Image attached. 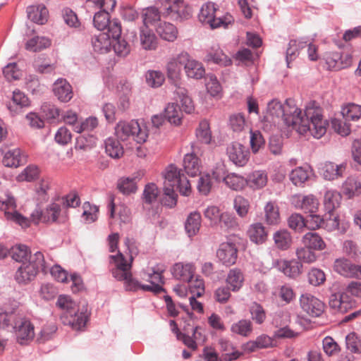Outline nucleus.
Listing matches in <instances>:
<instances>
[{
	"instance_id": "obj_28",
	"label": "nucleus",
	"mask_w": 361,
	"mask_h": 361,
	"mask_svg": "<svg viewBox=\"0 0 361 361\" xmlns=\"http://www.w3.org/2000/svg\"><path fill=\"white\" fill-rule=\"evenodd\" d=\"M247 235L252 243L261 245L267 240L268 233L261 223H255L249 227Z\"/></svg>"
},
{
	"instance_id": "obj_3",
	"label": "nucleus",
	"mask_w": 361,
	"mask_h": 361,
	"mask_svg": "<svg viewBox=\"0 0 361 361\" xmlns=\"http://www.w3.org/2000/svg\"><path fill=\"white\" fill-rule=\"evenodd\" d=\"M93 2L92 7L99 8L102 10L94 16L93 23L99 30H106L112 38H117L121 35L122 28L120 21L114 18L110 20L109 11H113L116 1V0H90Z\"/></svg>"
},
{
	"instance_id": "obj_62",
	"label": "nucleus",
	"mask_w": 361,
	"mask_h": 361,
	"mask_svg": "<svg viewBox=\"0 0 361 361\" xmlns=\"http://www.w3.org/2000/svg\"><path fill=\"white\" fill-rule=\"evenodd\" d=\"M249 310L252 320L257 324H261L265 321L266 312L260 304L253 302L250 307Z\"/></svg>"
},
{
	"instance_id": "obj_56",
	"label": "nucleus",
	"mask_w": 361,
	"mask_h": 361,
	"mask_svg": "<svg viewBox=\"0 0 361 361\" xmlns=\"http://www.w3.org/2000/svg\"><path fill=\"white\" fill-rule=\"evenodd\" d=\"M56 330L57 326L54 323L44 325L37 338V341L39 343H43L52 339Z\"/></svg>"
},
{
	"instance_id": "obj_20",
	"label": "nucleus",
	"mask_w": 361,
	"mask_h": 361,
	"mask_svg": "<svg viewBox=\"0 0 361 361\" xmlns=\"http://www.w3.org/2000/svg\"><path fill=\"white\" fill-rule=\"evenodd\" d=\"M346 169V164H336L334 162L326 161L321 168L322 173L325 180H333L342 177Z\"/></svg>"
},
{
	"instance_id": "obj_36",
	"label": "nucleus",
	"mask_w": 361,
	"mask_h": 361,
	"mask_svg": "<svg viewBox=\"0 0 361 361\" xmlns=\"http://www.w3.org/2000/svg\"><path fill=\"white\" fill-rule=\"evenodd\" d=\"M312 171L310 167L299 166L292 170L289 174L291 182L296 186L302 185L310 178Z\"/></svg>"
},
{
	"instance_id": "obj_53",
	"label": "nucleus",
	"mask_w": 361,
	"mask_h": 361,
	"mask_svg": "<svg viewBox=\"0 0 361 361\" xmlns=\"http://www.w3.org/2000/svg\"><path fill=\"white\" fill-rule=\"evenodd\" d=\"M56 200L61 202L67 212L68 208H75L79 206L80 203V197L75 191H72L62 197L56 196Z\"/></svg>"
},
{
	"instance_id": "obj_35",
	"label": "nucleus",
	"mask_w": 361,
	"mask_h": 361,
	"mask_svg": "<svg viewBox=\"0 0 361 361\" xmlns=\"http://www.w3.org/2000/svg\"><path fill=\"white\" fill-rule=\"evenodd\" d=\"M184 68L189 78L200 79L204 75L205 71L201 63L190 59L188 54V61L184 63Z\"/></svg>"
},
{
	"instance_id": "obj_52",
	"label": "nucleus",
	"mask_w": 361,
	"mask_h": 361,
	"mask_svg": "<svg viewBox=\"0 0 361 361\" xmlns=\"http://www.w3.org/2000/svg\"><path fill=\"white\" fill-rule=\"evenodd\" d=\"M196 137L197 140L204 144H209L212 140V133L209 124L207 121H202L196 129Z\"/></svg>"
},
{
	"instance_id": "obj_30",
	"label": "nucleus",
	"mask_w": 361,
	"mask_h": 361,
	"mask_svg": "<svg viewBox=\"0 0 361 361\" xmlns=\"http://www.w3.org/2000/svg\"><path fill=\"white\" fill-rule=\"evenodd\" d=\"M156 31L161 38L168 42H174L178 33L176 27L167 22H160L156 27Z\"/></svg>"
},
{
	"instance_id": "obj_51",
	"label": "nucleus",
	"mask_w": 361,
	"mask_h": 361,
	"mask_svg": "<svg viewBox=\"0 0 361 361\" xmlns=\"http://www.w3.org/2000/svg\"><path fill=\"white\" fill-rule=\"evenodd\" d=\"M231 331L242 336H248L252 331V322L247 319H241L232 324Z\"/></svg>"
},
{
	"instance_id": "obj_8",
	"label": "nucleus",
	"mask_w": 361,
	"mask_h": 361,
	"mask_svg": "<svg viewBox=\"0 0 361 361\" xmlns=\"http://www.w3.org/2000/svg\"><path fill=\"white\" fill-rule=\"evenodd\" d=\"M180 171L173 166L170 165L166 170L164 174V187L163 204L165 206L173 207L177 202V194L175 192V186L178 181H180L181 176Z\"/></svg>"
},
{
	"instance_id": "obj_61",
	"label": "nucleus",
	"mask_w": 361,
	"mask_h": 361,
	"mask_svg": "<svg viewBox=\"0 0 361 361\" xmlns=\"http://www.w3.org/2000/svg\"><path fill=\"white\" fill-rule=\"evenodd\" d=\"M338 216L334 215V212H326L323 216L322 228L323 229L331 232L338 228Z\"/></svg>"
},
{
	"instance_id": "obj_4",
	"label": "nucleus",
	"mask_w": 361,
	"mask_h": 361,
	"mask_svg": "<svg viewBox=\"0 0 361 361\" xmlns=\"http://www.w3.org/2000/svg\"><path fill=\"white\" fill-rule=\"evenodd\" d=\"M56 306L64 311L61 317L64 324L71 326L75 330H81L85 327L90 314L87 305H82L79 309L69 296L60 295Z\"/></svg>"
},
{
	"instance_id": "obj_59",
	"label": "nucleus",
	"mask_w": 361,
	"mask_h": 361,
	"mask_svg": "<svg viewBox=\"0 0 361 361\" xmlns=\"http://www.w3.org/2000/svg\"><path fill=\"white\" fill-rule=\"evenodd\" d=\"M296 255L298 260L304 263L310 264L315 262L317 259V255L313 250L305 245L297 249Z\"/></svg>"
},
{
	"instance_id": "obj_29",
	"label": "nucleus",
	"mask_w": 361,
	"mask_h": 361,
	"mask_svg": "<svg viewBox=\"0 0 361 361\" xmlns=\"http://www.w3.org/2000/svg\"><path fill=\"white\" fill-rule=\"evenodd\" d=\"M219 345L221 351L223 352L221 358L224 361H233L237 360L242 353L235 350L232 343L226 338H220Z\"/></svg>"
},
{
	"instance_id": "obj_17",
	"label": "nucleus",
	"mask_w": 361,
	"mask_h": 361,
	"mask_svg": "<svg viewBox=\"0 0 361 361\" xmlns=\"http://www.w3.org/2000/svg\"><path fill=\"white\" fill-rule=\"evenodd\" d=\"M229 159L236 166H244L249 156L248 150L241 144L233 142L227 147Z\"/></svg>"
},
{
	"instance_id": "obj_2",
	"label": "nucleus",
	"mask_w": 361,
	"mask_h": 361,
	"mask_svg": "<svg viewBox=\"0 0 361 361\" xmlns=\"http://www.w3.org/2000/svg\"><path fill=\"white\" fill-rule=\"evenodd\" d=\"M111 262L115 264V268L112 269L113 276L118 281H124V286L126 290L137 291L142 290L158 294L164 291V289L160 285L164 283V276L161 275V279L157 278V274L152 272L147 274V281L149 285H142L137 280L132 276L130 272L131 264L127 263L123 255L118 251L116 255H110Z\"/></svg>"
},
{
	"instance_id": "obj_38",
	"label": "nucleus",
	"mask_w": 361,
	"mask_h": 361,
	"mask_svg": "<svg viewBox=\"0 0 361 361\" xmlns=\"http://www.w3.org/2000/svg\"><path fill=\"white\" fill-rule=\"evenodd\" d=\"M190 324L188 325V327H184V333H178L177 334V338L178 340H181L183 343L187 345L189 348L192 350H195L197 348V343L195 339L197 338L196 334L198 326H192L190 331Z\"/></svg>"
},
{
	"instance_id": "obj_21",
	"label": "nucleus",
	"mask_w": 361,
	"mask_h": 361,
	"mask_svg": "<svg viewBox=\"0 0 361 361\" xmlns=\"http://www.w3.org/2000/svg\"><path fill=\"white\" fill-rule=\"evenodd\" d=\"M194 271L195 268L191 263L178 262L171 269L173 277L183 282H190L193 277Z\"/></svg>"
},
{
	"instance_id": "obj_1",
	"label": "nucleus",
	"mask_w": 361,
	"mask_h": 361,
	"mask_svg": "<svg viewBox=\"0 0 361 361\" xmlns=\"http://www.w3.org/2000/svg\"><path fill=\"white\" fill-rule=\"evenodd\" d=\"M290 103L289 100H286L284 104L277 99L269 102L267 109V119L271 118L274 123L275 119H281L285 125L300 135L309 132L314 137L321 138L326 133L329 125L323 118L322 109L315 102H310L305 109L304 116H302V111Z\"/></svg>"
},
{
	"instance_id": "obj_24",
	"label": "nucleus",
	"mask_w": 361,
	"mask_h": 361,
	"mask_svg": "<svg viewBox=\"0 0 361 361\" xmlns=\"http://www.w3.org/2000/svg\"><path fill=\"white\" fill-rule=\"evenodd\" d=\"M27 14V18L35 23L43 25L47 21L48 10L43 4L28 6Z\"/></svg>"
},
{
	"instance_id": "obj_47",
	"label": "nucleus",
	"mask_w": 361,
	"mask_h": 361,
	"mask_svg": "<svg viewBox=\"0 0 361 361\" xmlns=\"http://www.w3.org/2000/svg\"><path fill=\"white\" fill-rule=\"evenodd\" d=\"M51 41L49 38L37 36L26 42L25 48L27 50L36 52L49 47Z\"/></svg>"
},
{
	"instance_id": "obj_44",
	"label": "nucleus",
	"mask_w": 361,
	"mask_h": 361,
	"mask_svg": "<svg viewBox=\"0 0 361 361\" xmlns=\"http://www.w3.org/2000/svg\"><path fill=\"white\" fill-rule=\"evenodd\" d=\"M307 44V42L298 41L292 39L288 43V47L286 49V61L287 66L290 68V63L295 60L298 55L300 49H303Z\"/></svg>"
},
{
	"instance_id": "obj_15",
	"label": "nucleus",
	"mask_w": 361,
	"mask_h": 361,
	"mask_svg": "<svg viewBox=\"0 0 361 361\" xmlns=\"http://www.w3.org/2000/svg\"><path fill=\"white\" fill-rule=\"evenodd\" d=\"M216 257L226 267L234 264L238 258L236 245L231 241L221 243L216 251Z\"/></svg>"
},
{
	"instance_id": "obj_31",
	"label": "nucleus",
	"mask_w": 361,
	"mask_h": 361,
	"mask_svg": "<svg viewBox=\"0 0 361 361\" xmlns=\"http://www.w3.org/2000/svg\"><path fill=\"white\" fill-rule=\"evenodd\" d=\"M342 196L339 192L336 190H328L324 195V205L326 212H334L339 207Z\"/></svg>"
},
{
	"instance_id": "obj_40",
	"label": "nucleus",
	"mask_w": 361,
	"mask_h": 361,
	"mask_svg": "<svg viewBox=\"0 0 361 361\" xmlns=\"http://www.w3.org/2000/svg\"><path fill=\"white\" fill-rule=\"evenodd\" d=\"M164 116L171 124L178 126L182 119V111L176 103H170L164 109Z\"/></svg>"
},
{
	"instance_id": "obj_57",
	"label": "nucleus",
	"mask_w": 361,
	"mask_h": 361,
	"mask_svg": "<svg viewBox=\"0 0 361 361\" xmlns=\"http://www.w3.org/2000/svg\"><path fill=\"white\" fill-rule=\"evenodd\" d=\"M112 46L115 53L122 57H125L130 51V47L125 39H121V35L117 38H111Z\"/></svg>"
},
{
	"instance_id": "obj_54",
	"label": "nucleus",
	"mask_w": 361,
	"mask_h": 361,
	"mask_svg": "<svg viewBox=\"0 0 361 361\" xmlns=\"http://www.w3.org/2000/svg\"><path fill=\"white\" fill-rule=\"evenodd\" d=\"M265 220L269 224H276L279 219V209L273 202H268L264 206Z\"/></svg>"
},
{
	"instance_id": "obj_27",
	"label": "nucleus",
	"mask_w": 361,
	"mask_h": 361,
	"mask_svg": "<svg viewBox=\"0 0 361 361\" xmlns=\"http://www.w3.org/2000/svg\"><path fill=\"white\" fill-rule=\"evenodd\" d=\"M192 148L194 147L192 146ZM183 168L185 173L190 176H196L200 172L199 159L195 154V149L191 153L185 155L183 159Z\"/></svg>"
},
{
	"instance_id": "obj_34",
	"label": "nucleus",
	"mask_w": 361,
	"mask_h": 361,
	"mask_svg": "<svg viewBox=\"0 0 361 361\" xmlns=\"http://www.w3.org/2000/svg\"><path fill=\"white\" fill-rule=\"evenodd\" d=\"M26 161V157L22 155L18 148L8 151L3 159V164L8 167H18Z\"/></svg>"
},
{
	"instance_id": "obj_42",
	"label": "nucleus",
	"mask_w": 361,
	"mask_h": 361,
	"mask_svg": "<svg viewBox=\"0 0 361 361\" xmlns=\"http://www.w3.org/2000/svg\"><path fill=\"white\" fill-rule=\"evenodd\" d=\"M226 282L233 291H238L244 282V275L242 271L238 268L231 269L228 273Z\"/></svg>"
},
{
	"instance_id": "obj_7",
	"label": "nucleus",
	"mask_w": 361,
	"mask_h": 361,
	"mask_svg": "<svg viewBox=\"0 0 361 361\" xmlns=\"http://www.w3.org/2000/svg\"><path fill=\"white\" fill-rule=\"evenodd\" d=\"M348 294L361 298V282L351 281L347 286L345 292L331 294L329 300L330 307L340 313L347 312L354 305Z\"/></svg>"
},
{
	"instance_id": "obj_10",
	"label": "nucleus",
	"mask_w": 361,
	"mask_h": 361,
	"mask_svg": "<svg viewBox=\"0 0 361 361\" xmlns=\"http://www.w3.org/2000/svg\"><path fill=\"white\" fill-rule=\"evenodd\" d=\"M117 137L123 141L133 137L137 143L146 141L147 134L142 130L137 121L132 120L130 122L120 121L115 128Z\"/></svg>"
},
{
	"instance_id": "obj_37",
	"label": "nucleus",
	"mask_w": 361,
	"mask_h": 361,
	"mask_svg": "<svg viewBox=\"0 0 361 361\" xmlns=\"http://www.w3.org/2000/svg\"><path fill=\"white\" fill-rule=\"evenodd\" d=\"M9 255L16 262L23 263L30 260L31 254L30 250L27 245L18 244L10 249Z\"/></svg>"
},
{
	"instance_id": "obj_9",
	"label": "nucleus",
	"mask_w": 361,
	"mask_h": 361,
	"mask_svg": "<svg viewBox=\"0 0 361 361\" xmlns=\"http://www.w3.org/2000/svg\"><path fill=\"white\" fill-rule=\"evenodd\" d=\"M216 8L214 3L204 4L202 6L198 16L200 21L203 24L208 25L212 29L221 27L227 28L233 20L232 16L229 15L224 18H216Z\"/></svg>"
},
{
	"instance_id": "obj_63",
	"label": "nucleus",
	"mask_w": 361,
	"mask_h": 361,
	"mask_svg": "<svg viewBox=\"0 0 361 361\" xmlns=\"http://www.w3.org/2000/svg\"><path fill=\"white\" fill-rule=\"evenodd\" d=\"M224 182L232 190H238L243 188L245 180L240 176L236 175L235 173H231L226 176Z\"/></svg>"
},
{
	"instance_id": "obj_45",
	"label": "nucleus",
	"mask_w": 361,
	"mask_h": 361,
	"mask_svg": "<svg viewBox=\"0 0 361 361\" xmlns=\"http://www.w3.org/2000/svg\"><path fill=\"white\" fill-rule=\"evenodd\" d=\"M267 175L264 171H255L248 177L247 184L254 190L260 189L266 185Z\"/></svg>"
},
{
	"instance_id": "obj_39",
	"label": "nucleus",
	"mask_w": 361,
	"mask_h": 361,
	"mask_svg": "<svg viewBox=\"0 0 361 361\" xmlns=\"http://www.w3.org/2000/svg\"><path fill=\"white\" fill-rule=\"evenodd\" d=\"M302 243L313 250H323L326 243L317 233L309 232L302 237Z\"/></svg>"
},
{
	"instance_id": "obj_50",
	"label": "nucleus",
	"mask_w": 361,
	"mask_h": 361,
	"mask_svg": "<svg viewBox=\"0 0 361 361\" xmlns=\"http://www.w3.org/2000/svg\"><path fill=\"white\" fill-rule=\"evenodd\" d=\"M341 114L345 121H357L361 118V106L355 104H348L343 107Z\"/></svg>"
},
{
	"instance_id": "obj_48",
	"label": "nucleus",
	"mask_w": 361,
	"mask_h": 361,
	"mask_svg": "<svg viewBox=\"0 0 361 361\" xmlns=\"http://www.w3.org/2000/svg\"><path fill=\"white\" fill-rule=\"evenodd\" d=\"M105 150L109 157L114 159L120 158L123 154V147L120 142L111 137L105 140Z\"/></svg>"
},
{
	"instance_id": "obj_46",
	"label": "nucleus",
	"mask_w": 361,
	"mask_h": 361,
	"mask_svg": "<svg viewBox=\"0 0 361 361\" xmlns=\"http://www.w3.org/2000/svg\"><path fill=\"white\" fill-rule=\"evenodd\" d=\"M218 224L221 228L226 231H235L239 229V224L236 217L233 214L228 212L221 214Z\"/></svg>"
},
{
	"instance_id": "obj_25",
	"label": "nucleus",
	"mask_w": 361,
	"mask_h": 361,
	"mask_svg": "<svg viewBox=\"0 0 361 361\" xmlns=\"http://www.w3.org/2000/svg\"><path fill=\"white\" fill-rule=\"evenodd\" d=\"M111 36L108 33H100L92 39L94 51L100 54L107 53L112 46Z\"/></svg>"
},
{
	"instance_id": "obj_14",
	"label": "nucleus",
	"mask_w": 361,
	"mask_h": 361,
	"mask_svg": "<svg viewBox=\"0 0 361 361\" xmlns=\"http://www.w3.org/2000/svg\"><path fill=\"white\" fill-rule=\"evenodd\" d=\"M300 303L302 309L312 317H319L324 310V304L310 293L302 294Z\"/></svg>"
},
{
	"instance_id": "obj_6",
	"label": "nucleus",
	"mask_w": 361,
	"mask_h": 361,
	"mask_svg": "<svg viewBox=\"0 0 361 361\" xmlns=\"http://www.w3.org/2000/svg\"><path fill=\"white\" fill-rule=\"evenodd\" d=\"M39 271L47 272V267L44 255L37 251L30 256L29 261L23 262L18 268L15 279L18 283H27L36 277Z\"/></svg>"
},
{
	"instance_id": "obj_23",
	"label": "nucleus",
	"mask_w": 361,
	"mask_h": 361,
	"mask_svg": "<svg viewBox=\"0 0 361 361\" xmlns=\"http://www.w3.org/2000/svg\"><path fill=\"white\" fill-rule=\"evenodd\" d=\"M30 105L28 97L21 91L16 90L13 92L12 102L7 104V107L13 114L21 112L24 107Z\"/></svg>"
},
{
	"instance_id": "obj_16",
	"label": "nucleus",
	"mask_w": 361,
	"mask_h": 361,
	"mask_svg": "<svg viewBox=\"0 0 361 361\" xmlns=\"http://www.w3.org/2000/svg\"><path fill=\"white\" fill-rule=\"evenodd\" d=\"M272 267L282 271L286 276L290 278H295L301 272L302 264L295 259L283 260L274 259Z\"/></svg>"
},
{
	"instance_id": "obj_55",
	"label": "nucleus",
	"mask_w": 361,
	"mask_h": 361,
	"mask_svg": "<svg viewBox=\"0 0 361 361\" xmlns=\"http://www.w3.org/2000/svg\"><path fill=\"white\" fill-rule=\"evenodd\" d=\"M207 59L221 66H228L231 63V59L219 48L208 53Z\"/></svg>"
},
{
	"instance_id": "obj_33",
	"label": "nucleus",
	"mask_w": 361,
	"mask_h": 361,
	"mask_svg": "<svg viewBox=\"0 0 361 361\" xmlns=\"http://www.w3.org/2000/svg\"><path fill=\"white\" fill-rule=\"evenodd\" d=\"M343 194L350 199L361 194V182L354 176L348 177L343 183Z\"/></svg>"
},
{
	"instance_id": "obj_13",
	"label": "nucleus",
	"mask_w": 361,
	"mask_h": 361,
	"mask_svg": "<svg viewBox=\"0 0 361 361\" xmlns=\"http://www.w3.org/2000/svg\"><path fill=\"white\" fill-rule=\"evenodd\" d=\"M13 328L18 343L26 344L34 338L35 327L27 318L18 317Z\"/></svg>"
},
{
	"instance_id": "obj_19",
	"label": "nucleus",
	"mask_w": 361,
	"mask_h": 361,
	"mask_svg": "<svg viewBox=\"0 0 361 361\" xmlns=\"http://www.w3.org/2000/svg\"><path fill=\"white\" fill-rule=\"evenodd\" d=\"M293 203L297 208L306 212L314 213L319 207V201L313 195H298L293 197Z\"/></svg>"
},
{
	"instance_id": "obj_41",
	"label": "nucleus",
	"mask_w": 361,
	"mask_h": 361,
	"mask_svg": "<svg viewBox=\"0 0 361 361\" xmlns=\"http://www.w3.org/2000/svg\"><path fill=\"white\" fill-rule=\"evenodd\" d=\"M275 246L281 250H287L292 244V236L286 230H280L274 233L273 235Z\"/></svg>"
},
{
	"instance_id": "obj_12",
	"label": "nucleus",
	"mask_w": 361,
	"mask_h": 361,
	"mask_svg": "<svg viewBox=\"0 0 361 361\" xmlns=\"http://www.w3.org/2000/svg\"><path fill=\"white\" fill-rule=\"evenodd\" d=\"M166 1L169 6H166L164 16L176 21H183L190 18L191 8L183 0Z\"/></svg>"
},
{
	"instance_id": "obj_60",
	"label": "nucleus",
	"mask_w": 361,
	"mask_h": 361,
	"mask_svg": "<svg viewBox=\"0 0 361 361\" xmlns=\"http://www.w3.org/2000/svg\"><path fill=\"white\" fill-rule=\"evenodd\" d=\"M145 78L147 84L152 87L161 86L165 80L164 74L158 71H147Z\"/></svg>"
},
{
	"instance_id": "obj_5",
	"label": "nucleus",
	"mask_w": 361,
	"mask_h": 361,
	"mask_svg": "<svg viewBox=\"0 0 361 361\" xmlns=\"http://www.w3.org/2000/svg\"><path fill=\"white\" fill-rule=\"evenodd\" d=\"M32 221L37 224L39 221L46 224H64L68 219V214L56 197L42 211L35 209L30 215Z\"/></svg>"
},
{
	"instance_id": "obj_49",
	"label": "nucleus",
	"mask_w": 361,
	"mask_h": 361,
	"mask_svg": "<svg viewBox=\"0 0 361 361\" xmlns=\"http://www.w3.org/2000/svg\"><path fill=\"white\" fill-rule=\"evenodd\" d=\"M142 18L144 25L147 27L159 21L161 14L158 8L151 6L143 9Z\"/></svg>"
},
{
	"instance_id": "obj_43",
	"label": "nucleus",
	"mask_w": 361,
	"mask_h": 361,
	"mask_svg": "<svg viewBox=\"0 0 361 361\" xmlns=\"http://www.w3.org/2000/svg\"><path fill=\"white\" fill-rule=\"evenodd\" d=\"M140 39L142 47L145 50H154L157 47V37L151 30H141Z\"/></svg>"
},
{
	"instance_id": "obj_22",
	"label": "nucleus",
	"mask_w": 361,
	"mask_h": 361,
	"mask_svg": "<svg viewBox=\"0 0 361 361\" xmlns=\"http://www.w3.org/2000/svg\"><path fill=\"white\" fill-rule=\"evenodd\" d=\"M54 95L62 102H69L73 95L72 87L66 79L59 78L54 83Z\"/></svg>"
},
{
	"instance_id": "obj_11",
	"label": "nucleus",
	"mask_w": 361,
	"mask_h": 361,
	"mask_svg": "<svg viewBox=\"0 0 361 361\" xmlns=\"http://www.w3.org/2000/svg\"><path fill=\"white\" fill-rule=\"evenodd\" d=\"M16 202L10 194L6 195V199L0 200V209L4 212L7 220L19 224L23 228L29 226V220L16 210Z\"/></svg>"
},
{
	"instance_id": "obj_26",
	"label": "nucleus",
	"mask_w": 361,
	"mask_h": 361,
	"mask_svg": "<svg viewBox=\"0 0 361 361\" xmlns=\"http://www.w3.org/2000/svg\"><path fill=\"white\" fill-rule=\"evenodd\" d=\"M356 264L345 258L336 259L334 264V270L338 274L349 278H353L355 273Z\"/></svg>"
},
{
	"instance_id": "obj_32",
	"label": "nucleus",
	"mask_w": 361,
	"mask_h": 361,
	"mask_svg": "<svg viewBox=\"0 0 361 361\" xmlns=\"http://www.w3.org/2000/svg\"><path fill=\"white\" fill-rule=\"evenodd\" d=\"M201 222L202 217L200 213L193 212L188 215L185 223V229L189 237H193L198 233Z\"/></svg>"
},
{
	"instance_id": "obj_18",
	"label": "nucleus",
	"mask_w": 361,
	"mask_h": 361,
	"mask_svg": "<svg viewBox=\"0 0 361 361\" xmlns=\"http://www.w3.org/2000/svg\"><path fill=\"white\" fill-rule=\"evenodd\" d=\"M188 53L182 51L176 58L171 59L166 65L167 75L170 80L177 82L180 78L182 66L188 61Z\"/></svg>"
},
{
	"instance_id": "obj_58",
	"label": "nucleus",
	"mask_w": 361,
	"mask_h": 361,
	"mask_svg": "<svg viewBox=\"0 0 361 361\" xmlns=\"http://www.w3.org/2000/svg\"><path fill=\"white\" fill-rule=\"evenodd\" d=\"M159 189L154 183H148L145 185L142 193V201L150 204L157 200Z\"/></svg>"
},
{
	"instance_id": "obj_64",
	"label": "nucleus",
	"mask_w": 361,
	"mask_h": 361,
	"mask_svg": "<svg viewBox=\"0 0 361 361\" xmlns=\"http://www.w3.org/2000/svg\"><path fill=\"white\" fill-rule=\"evenodd\" d=\"M346 347L352 353H361V340L355 333L349 334L345 338Z\"/></svg>"
}]
</instances>
